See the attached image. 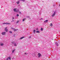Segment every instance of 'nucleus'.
Instances as JSON below:
<instances>
[{
	"instance_id": "f257e3e1",
	"label": "nucleus",
	"mask_w": 60,
	"mask_h": 60,
	"mask_svg": "<svg viewBox=\"0 0 60 60\" xmlns=\"http://www.w3.org/2000/svg\"><path fill=\"white\" fill-rule=\"evenodd\" d=\"M14 11L15 12H19V9H17V8H15L14 9Z\"/></svg>"
},
{
	"instance_id": "f03ea898",
	"label": "nucleus",
	"mask_w": 60,
	"mask_h": 60,
	"mask_svg": "<svg viewBox=\"0 0 60 60\" xmlns=\"http://www.w3.org/2000/svg\"><path fill=\"white\" fill-rule=\"evenodd\" d=\"M11 28V29H12V30H13L14 31H16L18 30V29H15V28L12 27Z\"/></svg>"
},
{
	"instance_id": "7ed1b4c3",
	"label": "nucleus",
	"mask_w": 60,
	"mask_h": 60,
	"mask_svg": "<svg viewBox=\"0 0 60 60\" xmlns=\"http://www.w3.org/2000/svg\"><path fill=\"white\" fill-rule=\"evenodd\" d=\"M3 24H6V25H10L11 24V23L8 22L3 23Z\"/></svg>"
},
{
	"instance_id": "20e7f679",
	"label": "nucleus",
	"mask_w": 60,
	"mask_h": 60,
	"mask_svg": "<svg viewBox=\"0 0 60 60\" xmlns=\"http://www.w3.org/2000/svg\"><path fill=\"white\" fill-rule=\"evenodd\" d=\"M11 43L12 44H14V43H15V44L14 45H15V46H17V44H16V43H14V42H12Z\"/></svg>"
},
{
	"instance_id": "39448f33",
	"label": "nucleus",
	"mask_w": 60,
	"mask_h": 60,
	"mask_svg": "<svg viewBox=\"0 0 60 60\" xmlns=\"http://www.w3.org/2000/svg\"><path fill=\"white\" fill-rule=\"evenodd\" d=\"M7 28V27L5 28V30L6 31V32H7L8 30Z\"/></svg>"
},
{
	"instance_id": "423d86ee",
	"label": "nucleus",
	"mask_w": 60,
	"mask_h": 60,
	"mask_svg": "<svg viewBox=\"0 0 60 60\" xmlns=\"http://www.w3.org/2000/svg\"><path fill=\"white\" fill-rule=\"evenodd\" d=\"M56 12H54V13L52 15V16L53 17H54L55 15V14H56Z\"/></svg>"
},
{
	"instance_id": "0eeeda50",
	"label": "nucleus",
	"mask_w": 60,
	"mask_h": 60,
	"mask_svg": "<svg viewBox=\"0 0 60 60\" xmlns=\"http://www.w3.org/2000/svg\"><path fill=\"white\" fill-rule=\"evenodd\" d=\"M38 57L39 58L40 57V56H41V53H38Z\"/></svg>"
},
{
	"instance_id": "6e6552de",
	"label": "nucleus",
	"mask_w": 60,
	"mask_h": 60,
	"mask_svg": "<svg viewBox=\"0 0 60 60\" xmlns=\"http://www.w3.org/2000/svg\"><path fill=\"white\" fill-rule=\"evenodd\" d=\"M5 34H6V32H2V34L3 35H5Z\"/></svg>"
},
{
	"instance_id": "1a4fd4ad",
	"label": "nucleus",
	"mask_w": 60,
	"mask_h": 60,
	"mask_svg": "<svg viewBox=\"0 0 60 60\" xmlns=\"http://www.w3.org/2000/svg\"><path fill=\"white\" fill-rule=\"evenodd\" d=\"M9 59L11 60V58L10 57H8L7 59V60H9Z\"/></svg>"
},
{
	"instance_id": "9d476101",
	"label": "nucleus",
	"mask_w": 60,
	"mask_h": 60,
	"mask_svg": "<svg viewBox=\"0 0 60 60\" xmlns=\"http://www.w3.org/2000/svg\"><path fill=\"white\" fill-rule=\"evenodd\" d=\"M24 37H22L21 38L19 39L20 40H21V39H23V38H24Z\"/></svg>"
},
{
	"instance_id": "9b49d317",
	"label": "nucleus",
	"mask_w": 60,
	"mask_h": 60,
	"mask_svg": "<svg viewBox=\"0 0 60 60\" xmlns=\"http://www.w3.org/2000/svg\"><path fill=\"white\" fill-rule=\"evenodd\" d=\"M16 3L18 4H19V1L17 2Z\"/></svg>"
},
{
	"instance_id": "f8f14e48",
	"label": "nucleus",
	"mask_w": 60,
	"mask_h": 60,
	"mask_svg": "<svg viewBox=\"0 0 60 60\" xmlns=\"http://www.w3.org/2000/svg\"><path fill=\"white\" fill-rule=\"evenodd\" d=\"M48 20H45V21H44V23H45L46 22H48Z\"/></svg>"
},
{
	"instance_id": "ddd939ff",
	"label": "nucleus",
	"mask_w": 60,
	"mask_h": 60,
	"mask_svg": "<svg viewBox=\"0 0 60 60\" xmlns=\"http://www.w3.org/2000/svg\"><path fill=\"white\" fill-rule=\"evenodd\" d=\"M36 32V31L35 30H33V32H34V34H35V32Z\"/></svg>"
},
{
	"instance_id": "4468645a",
	"label": "nucleus",
	"mask_w": 60,
	"mask_h": 60,
	"mask_svg": "<svg viewBox=\"0 0 60 60\" xmlns=\"http://www.w3.org/2000/svg\"><path fill=\"white\" fill-rule=\"evenodd\" d=\"M55 44L57 46H58V44L56 42Z\"/></svg>"
},
{
	"instance_id": "2eb2a0df",
	"label": "nucleus",
	"mask_w": 60,
	"mask_h": 60,
	"mask_svg": "<svg viewBox=\"0 0 60 60\" xmlns=\"http://www.w3.org/2000/svg\"><path fill=\"white\" fill-rule=\"evenodd\" d=\"M36 33H38V34H39L40 33V31H37Z\"/></svg>"
},
{
	"instance_id": "dca6fc26",
	"label": "nucleus",
	"mask_w": 60,
	"mask_h": 60,
	"mask_svg": "<svg viewBox=\"0 0 60 60\" xmlns=\"http://www.w3.org/2000/svg\"><path fill=\"white\" fill-rule=\"evenodd\" d=\"M15 49H14L12 51V53H14V51H15Z\"/></svg>"
},
{
	"instance_id": "f3484780",
	"label": "nucleus",
	"mask_w": 60,
	"mask_h": 60,
	"mask_svg": "<svg viewBox=\"0 0 60 60\" xmlns=\"http://www.w3.org/2000/svg\"><path fill=\"white\" fill-rule=\"evenodd\" d=\"M52 23H51L50 24V26H52Z\"/></svg>"
},
{
	"instance_id": "a211bd4d",
	"label": "nucleus",
	"mask_w": 60,
	"mask_h": 60,
	"mask_svg": "<svg viewBox=\"0 0 60 60\" xmlns=\"http://www.w3.org/2000/svg\"><path fill=\"white\" fill-rule=\"evenodd\" d=\"M12 19H14L15 18H14V17L13 16L12 17Z\"/></svg>"
},
{
	"instance_id": "6ab92c4d",
	"label": "nucleus",
	"mask_w": 60,
	"mask_h": 60,
	"mask_svg": "<svg viewBox=\"0 0 60 60\" xmlns=\"http://www.w3.org/2000/svg\"><path fill=\"white\" fill-rule=\"evenodd\" d=\"M9 33H11V34L12 33V31H10L9 32Z\"/></svg>"
},
{
	"instance_id": "aec40b11",
	"label": "nucleus",
	"mask_w": 60,
	"mask_h": 60,
	"mask_svg": "<svg viewBox=\"0 0 60 60\" xmlns=\"http://www.w3.org/2000/svg\"><path fill=\"white\" fill-rule=\"evenodd\" d=\"M14 20H13L12 21H11V22H14Z\"/></svg>"
},
{
	"instance_id": "412c9836",
	"label": "nucleus",
	"mask_w": 60,
	"mask_h": 60,
	"mask_svg": "<svg viewBox=\"0 0 60 60\" xmlns=\"http://www.w3.org/2000/svg\"><path fill=\"white\" fill-rule=\"evenodd\" d=\"M0 45H1V46H3V45H4V44H1Z\"/></svg>"
},
{
	"instance_id": "4be33fe9",
	"label": "nucleus",
	"mask_w": 60,
	"mask_h": 60,
	"mask_svg": "<svg viewBox=\"0 0 60 60\" xmlns=\"http://www.w3.org/2000/svg\"><path fill=\"white\" fill-rule=\"evenodd\" d=\"M41 31H43V28H41Z\"/></svg>"
},
{
	"instance_id": "5701e85b",
	"label": "nucleus",
	"mask_w": 60,
	"mask_h": 60,
	"mask_svg": "<svg viewBox=\"0 0 60 60\" xmlns=\"http://www.w3.org/2000/svg\"><path fill=\"white\" fill-rule=\"evenodd\" d=\"M17 17H18V16H19V15L18 14H17Z\"/></svg>"
},
{
	"instance_id": "b1692460",
	"label": "nucleus",
	"mask_w": 60,
	"mask_h": 60,
	"mask_svg": "<svg viewBox=\"0 0 60 60\" xmlns=\"http://www.w3.org/2000/svg\"><path fill=\"white\" fill-rule=\"evenodd\" d=\"M19 21H17V22H16V23H19Z\"/></svg>"
},
{
	"instance_id": "393cba45",
	"label": "nucleus",
	"mask_w": 60,
	"mask_h": 60,
	"mask_svg": "<svg viewBox=\"0 0 60 60\" xmlns=\"http://www.w3.org/2000/svg\"><path fill=\"white\" fill-rule=\"evenodd\" d=\"M36 30H38V28H37Z\"/></svg>"
},
{
	"instance_id": "a878e982",
	"label": "nucleus",
	"mask_w": 60,
	"mask_h": 60,
	"mask_svg": "<svg viewBox=\"0 0 60 60\" xmlns=\"http://www.w3.org/2000/svg\"><path fill=\"white\" fill-rule=\"evenodd\" d=\"M27 18H29V16H27Z\"/></svg>"
},
{
	"instance_id": "bb28decb",
	"label": "nucleus",
	"mask_w": 60,
	"mask_h": 60,
	"mask_svg": "<svg viewBox=\"0 0 60 60\" xmlns=\"http://www.w3.org/2000/svg\"><path fill=\"white\" fill-rule=\"evenodd\" d=\"M22 1H23V2H24V1H25V0H21Z\"/></svg>"
},
{
	"instance_id": "cd10ccee",
	"label": "nucleus",
	"mask_w": 60,
	"mask_h": 60,
	"mask_svg": "<svg viewBox=\"0 0 60 60\" xmlns=\"http://www.w3.org/2000/svg\"><path fill=\"white\" fill-rule=\"evenodd\" d=\"M23 21H25V20L24 19H23L22 20Z\"/></svg>"
},
{
	"instance_id": "c85d7f7f",
	"label": "nucleus",
	"mask_w": 60,
	"mask_h": 60,
	"mask_svg": "<svg viewBox=\"0 0 60 60\" xmlns=\"http://www.w3.org/2000/svg\"><path fill=\"white\" fill-rule=\"evenodd\" d=\"M24 20H26V18H24Z\"/></svg>"
},
{
	"instance_id": "c756f323",
	"label": "nucleus",
	"mask_w": 60,
	"mask_h": 60,
	"mask_svg": "<svg viewBox=\"0 0 60 60\" xmlns=\"http://www.w3.org/2000/svg\"><path fill=\"white\" fill-rule=\"evenodd\" d=\"M19 13H20V14H21V13L20 12H19Z\"/></svg>"
},
{
	"instance_id": "7c9ffc66",
	"label": "nucleus",
	"mask_w": 60,
	"mask_h": 60,
	"mask_svg": "<svg viewBox=\"0 0 60 60\" xmlns=\"http://www.w3.org/2000/svg\"><path fill=\"white\" fill-rule=\"evenodd\" d=\"M41 19H42V18H41L40 19V20H41Z\"/></svg>"
},
{
	"instance_id": "2f4dec72",
	"label": "nucleus",
	"mask_w": 60,
	"mask_h": 60,
	"mask_svg": "<svg viewBox=\"0 0 60 60\" xmlns=\"http://www.w3.org/2000/svg\"><path fill=\"white\" fill-rule=\"evenodd\" d=\"M29 38H31V37L30 36L29 37Z\"/></svg>"
},
{
	"instance_id": "473e14b6",
	"label": "nucleus",
	"mask_w": 60,
	"mask_h": 60,
	"mask_svg": "<svg viewBox=\"0 0 60 60\" xmlns=\"http://www.w3.org/2000/svg\"><path fill=\"white\" fill-rule=\"evenodd\" d=\"M24 54H26V53H25Z\"/></svg>"
},
{
	"instance_id": "72a5a7b5",
	"label": "nucleus",
	"mask_w": 60,
	"mask_h": 60,
	"mask_svg": "<svg viewBox=\"0 0 60 60\" xmlns=\"http://www.w3.org/2000/svg\"><path fill=\"white\" fill-rule=\"evenodd\" d=\"M41 15V13H40V15Z\"/></svg>"
},
{
	"instance_id": "f704fd0d",
	"label": "nucleus",
	"mask_w": 60,
	"mask_h": 60,
	"mask_svg": "<svg viewBox=\"0 0 60 60\" xmlns=\"http://www.w3.org/2000/svg\"><path fill=\"white\" fill-rule=\"evenodd\" d=\"M55 6L54 5H53V6Z\"/></svg>"
},
{
	"instance_id": "c9c22d12",
	"label": "nucleus",
	"mask_w": 60,
	"mask_h": 60,
	"mask_svg": "<svg viewBox=\"0 0 60 60\" xmlns=\"http://www.w3.org/2000/svg\"><path fill=\"white\" fill-rule=\"evenodd\" d=\"M42 2H44L43 1Z\"/></svg>"
},
{
	"instance_id": "e433bc0d",
	"label": "nucleus",
	"mask_w": 60,
	"mask_h": 60,
	"mask_svg": "<svg viewBox=\"0 0 60 60\" xmlns=\"http://www.w3.org/2000/svg\"><path fill=\"white\" fill-rule=\"evenodd\" d=\"M26 54H27V53Z\"/></svg>"
}]
</instances>
